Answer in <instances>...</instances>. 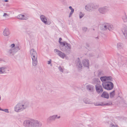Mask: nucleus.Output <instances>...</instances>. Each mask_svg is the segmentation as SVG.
I'll return each mask as SVG.
<instances>
[{"mask_svg":"<svg viewBox=\"0 0 127 127\" xmlns=\"http://www.w3.org/2000/svg\"><path fill=\"white\" fill-rule=\"evenodd\" d=\"M62 40V38L60 37L59 38V43H60V44H61V43H60V42H61V41Z\"/></svg>","mask_w":127,"mask_h":127,"instance_id":"a18cd8bd","label":"nucleus"},{"mask_svg":"<svg viewBox=\"0 0 127 127\" xmlns=\"http://www.w3.org/2000/svg\"><path fill=\"white\" fill-rule=\"evenodd\" d=\"M54 52L57 55L63 59H64L65 57V54L57 49H55L54 50Z\"/></svg>","mask_w":127,"mask_h":127,"instance_id":"1a4fd4ad","label":"nucleus"},{"mask_svg":"<svg viewBox=\"0 0 127 127\" xmlns=\"http://www.w3.org/2000/svg\"><path fill=\"white\" fill-rule=\"evenodd\" d=\"M86 46L87 48H89L90 47L89 44L88 42H86L85 43Z\"/></svg>","mask_w":127,"mask_h":127,"instance_id":"4c0bfd02","label":"nucleus"},{"mask_svg":"<svg viewBox=\"0 0 127 127\" xmlns=\"http://www.w3.org/2000/svg\"><path fill=\"white\" fill-rule=\"evenodd\" d=\"M100 79L102 82V83L107 82L106 81V76L101 77Z\"/></svg>","mask_w":127,"mask_h":127,"instance_id":"bb28decb","label":"nucleus"},{"mask_svg":"<svg viewBox=\"0 0 127 127\" xmlns=\"http://www.w3.org/2000/svg\"><path fill=\"white\" fill-rule=\"evenodd\" d=\"M84 13L81 12H80L79 15L80 18V19L81 18L84 16Z\"/></svg>","mask_w":127,"mask_h":127,"instance_id":"72a5a7b5","label":"nucleus"},{"mask_svg":"<svg viewBox=\"0 0 127 127\" xmlns=\"http://www.w3.org/2000/svg\"><path fill=\"white\" fill-rule=\"evenodd\" d=\"M87 127H92L90 125H88Z\"/></svg>","mask_w":127,"mask_h":127,"instance_id":"09e8293b","label":"nucleus"},{"mask_svg":"<svg viewBox=\"0 0 127 127\" xmlns=\"http://www.w3.org/2000/svg\"><path fill=\"white\" fill-rule=\"evenodd\" d=\"M101 73H102V72H101V71H100L98 73V75H100Z\"/></svg>","mask_w":127,"mask_h":127,"instance_id":"49530a36","label":"nucleus"},{"mask_svg":"<svg viewBox=\"0 0 127 127\" xmlns=\"http://www.w3.org/2000/svg\"><path fill=\"white\" fill-rule=\"evenodd\" d=\"M100 80L98 78H95L93 79V83L94 84H95L96 85L97 84H99Z\"/></svg>","mask_w":127,"mask_h":127,"instance_id":"412c9836","label":"nucleus"},{"mask_svg":"<svg viewBox=\"0 0 127 127\" xmlns=\"http://www.w3.org/2000/svg\"><path fill=\"white\" fill-rule=\"evenodd\" d=\"M9 16V15L6 13H4L3 15V16L5 17L6 16Z\"/></svg>","mask_w":127,"mask_h":127,"instance_id":"37998d69","label":"nucleus"},{"mask_svg":"<svg viewBox=\"0 0 127 127\" xmlns=\"http://www.w3.org/2000/svg\"><path fill=\"white\" fill-rule=\"evenodd\" d=\"M17 18L20 20H26V17L24 15L20 14L18 15L17 17Z\"/></svg>","mask_w":127,"mask_h":127,"instance_id":"aec40b11","label":"nucleus"},{"mask_svg":"<svg viewBox=\"0 0 127 127\" xmlns=\"http://www.w3.org/2000/svg\"><path fill=\"white\" fill-rule=\"evenodd\" d=\"M87 89L90 91H92L93 89L94 86L91 85H87Z\"/></svg>","mask_w":127,"mask_h":127,"instance_id":"5701e85b","label":"nucleus"},{"mask_svg":"<svg viewBox=\"0 0 127 127\" xmlns=\"http://www.w3.org/2000/svg\"><path fill=\"white\" fill-rule=\"evenodd\" d=\"M9 16V15L6 13H4L3 15V16L5 17L6 16Z\"/></svg>","mask_w":127,"mask_h":127,"instance_id":"c03bdc74","label":"nucleus"},{"mask_svg":"<svg viewBox=\"0 0 127 127\" xmlns=\"http://www.w3.org/2000/svg\"><path fill=\"white\" fill-rule=\"evenodd\" d=\"M51 66H52V64H51Z\"/></svg>","mask_w":127,"mask_h":127,"instance_id":"4d7b16f0","label":"nucleus"},{"mask_svg":"<svg viewBox=\"0 0 127 127\" xmlns=\"http://www.w3.org/2000/svg\"><path fill=\"white\" fill-rule=\"evenodd\" d=\"M32 65L34 66H35L38 64L37 57H32Z\"/></svg>","mask_w":127,"mask_h":127,"instance_id":"2eb2a0df","label":"nucleus"},{"mask_svg":"<svg viewBox=\"0 0 127 127\" xmlns=\"http://www.w3.org/2000/svg\"><path fill=\"white\" fill-rule=\"evenodd\" d=\"M9 71V68L6 66L0 67V74L8 73Z\"/></svg>","mask_w":127,"mask_h":127,"instance_id":"9d476101","label":"nucleus"},{"mask_svg":"<svg viewBox=\"0 0 127 127\" xmlns=\"http://www.w3.org/2000/svg\"><path fill=\"white\" fill-rule=\"evenodd\" d=\"M1 99V96L0 95V101Z\"/></svg>","mask_w":127,"mask_h":127,"instance_id":"603ef678","label":"nucleus"},{"mask_svg":"<svg viewBox=\"0 0 127 127\" xmlns=\"http://www.w3.org/2000/svg\"><path fill=\"white\" fill-rule=\"evenodd\" d=\"M2 111H4L5 112L7 113H9V111H8V109H2Z\"/></svg>","mask_w":127,"mask_h":127,"instance_id":"f704fd0d","label":"nucleus"},{"mask_svg":"<svg viewBox=\"0 0 127 127\" xmlns=\"http://www.w3.org/2000/svg\"><path fill=\"white\" fill-rule=\"evenodd\" d=\"M110 127H118L117 125L115 126L114 124H111L110 125Z\"/></svg>","mask_w":127,"mask_h":127,"instance_id":"e433bc0d","label":"nucleus"},{"mask_svg":"<svg viewBox=\"0 0 127 127\" xmlns=\"http://www.w3.org/2000/svg\"><path fill=\"white\" fill-rule=\"evenodd\" d=\"M4 1L6 2H7L8 1V0H4Z\"/></svg>","mask_w":127,"mask_h":127,"instance_id":"8fccbe9b","label":"nucleus"},{"mask_svg":"<svg viewBox=\"0 0 127 127\" xmlns=\"http://www.w3.org/2000/svg\"><path fill=\"white\" fill-rule=\"evenodd\" d=\"M59 70L60 71L63 72L64 71V70L63 69L61 66H60L59 67Z\"/></svg>","mask_w":127,"mask_h":127,"instance_id":"c9c22d12","label":"nucleus"},{"mask_svg":"<svg viewBox=\"0 0 127 127\" xmlns=\"http://www.w3.org/2000/svg\"><path fill=\"white\" fill-rule=\"evenodd\" d=\"M26 107L21 103H18L14 107V111L16 112H20L26 108Z\"/></svg>","mask_w":127,"mask_h":127,"instance_id":"20e7f679","label":"nucleus"},{"mask_svg":"<svg viewBox=\"0 0 127 127\" xmlns=\"http://www.w3.org/2000/svg\"><path fill=\"white\" fill-rule=\"evenodd\" d=\"M100 96L102 97L108 99L109 97V95L107 92L104 91L102 93Z\"/></svg>","mask_w":127,"mask_h":127,"instance_id":"a211bd4d","label":"nucleus"},{"mask_svg":"<svg viewBox=\"0 0 127 127\" xmlns=\"http://www.w3.org/2000/svg\"><path fill=\"white\" fill-rule=\"evenodd\" d=\"M76 63L77 66L79 68H81L82 67V65L80 61V60L78 58L76 61Z\"/></svg>","mask_w":127,"mask_h":127,"instance_id":"6ab92c4d","label":"nucleus"},{"mask_svg":"<svg viewBox=\"0 0 127 127\" xmlns=\"http://www.w3.org/2000/svg\"><path fill=\"white\" fill-rule=\"evenodd\" d=\"M117 48L119 49H121L122 48L123 44L121 43H117Z\"/></svg>","mask_w":127,"mask_h":127,"instance_id":"7c9ffc66","label":"nucleus"},{"mask_svg":"<svg viewBox=\"0 0 127 127\" xmlns=\"http://www.w3.org/2000/svg\"><path fill=\"white\" fill-rule=\"evenodd\" d=\"M83 101L86 104H90V103L89 99L87 98H84Z\"/></svg>","mask_w":127,"mask_h":127,"instance_id":"cd10ccee","label":"nucleus"},{"mask_svg":"<svg viewBox=\"0 0 127 127\" xmlns=\"http://www.w3.org/2000/svg\"><path fill=\"white\" fill-rule=\"evenodd\" d=\"M33 119L27 120L24 122L23 125L26 127H32Z\"/></svg>","mask_w":127,"mask_h":127,"instance_id":"39448f33","label":"nucleus"},{"mask_svg":"<svg viewBox=\"0 0 127 127\" xmlns=\"http://www.w3.org/2000/svg\"><path fill=\"white\" fill-rule=\"evenodd\" d=\"M96 38H97V39H98V37H96Z\"/></svg>","mask_w":127,"mask_h":127,"instance_id":"6e6d98bb","label":"nucleus"},{"mask_svg":"<svg viewBox=\"0 0 127 127\" xmlns=\"http://www.w3.org/2000/svg\"><path fill=\"white\" fill-rule=\"evenodd\" d=\"M109 10V8L108 7L105 6L102 7H100L98 8V11L99 12L103 14H105Z\"/></svg>","mask_w":127,"mask_h":127,"instance_id":"0eeeda50","label":"nucleus"},{"mask_svg":"<svg viewBox=\"0 0 127 127\" xmlns=\"http://www.w3.org/2000/svg\"><path fill=\"white\" fill-rule=\"evenodd\" d=\"M83 65L85 67H89V62L87 59H84L82 61Z\"/></svg>","mask_w":127,"mask_h":127,"instance_id":"dca6fc26","label":"nucleus"},{"mask_svg":"<svg viewBox=\"0 0 127 127\" xmlns=\"http://www.w3.org/2000/svg\"><path fill=\"white\" fill-rule=\"evenodd\" d=\"M10 32L9 29L7 28H6L4 30L3 34L4 36H7L10 35Z\"/></svg>","mask_w":127,"mask_h":127,"instance_id":"4468645a","label":"nucleus"},{"mask_svg":"<svg viewBox=\"0 0 127 127\" xmlns=\"http://www.w3.org/2000/svg\"><path fill=\"white\" fill-rule=\"evenodd\" d=\"M10 46L11 47V48H12L13 49L14 48V47H15V45L14 44H13L11 45Z\"/></svg>","mask_w":127,"mask_h":127,"instance_id":"ea45409f","label":"nucleus"},{"mask_svg":"<svg viewBox=\"0 0 127 127\" xmlns=\"http://www.w3.org/2000/svg\"><path fill=\"white\" fill-rule=\"evenodd\" d=\"M110 98H112L115 95V90H114L112 92L110 93Z\"/></svg>","mask_w":127,"mask_h":127,"instance_id":"c85d7f7f","label":"nucleus"},{"mask_svg":"<svg viewBox=\"0 0 127 127\" xmlns=\"http://www.w3.org/2000/svg\"><path fill=\"white\" fill-rule=\"evenodd\" d=\"M122 31L126 38H127V27L126 26H124L122 29Z\"/></svg>","mask_w":127,"mask_h":127,"instance_id":"ddd939ff","label":"nucleus"},{"mask_svg":"<svg viewBox=\"0 0 127 127\" xmlns=\"http://www.w3.org/2000/svg\"><path fill=\"white\" fill-rule=\"evenodd\" d=\"M69 8L71 10V11L70 12L69 14V17H70L72 15L74 11V10L73 8H72V7L71 6H69Z\"/></svg>","mask_w":127,"mask_h":127,"instance_id":"a878e982","label":"nucleus"},{"mask_svg":"<svg viewBox=\"0 0 127 127\" xmlns=\"http://www.w3.org/2000/svg\"><path fill=\"white\" fill-rule=\"evenodd\" d=\"M57 115H54L50 116L47 119V122L48 123L51 122L52 121H54L57 118Z\"/></svg>","mask_w":127,"mask_h":127,"instance_id":"f8f14e48","label":"nucleus"},{"mask_svg":"<svg viewBox=\"0 0 127 127\" xmlns=\"http://www.w3.org/2000/svg\"><path fill=\"white\" fill-rule=\"evenodd\" d=\"M106 81L107 80H109L110 81H112V79L111 76H106Z\"/></svg>","mask_w":127,"mask_h":127,"instance_id":"2f4dec72","label":"nucleus"},{"mask_svg":"<svg viewBox=\"0 0 127 127\" xmlns=\"http://www.w3.org/2000/svg\"><path fill=\"white\" fill-rule=\"evenodd\" d=\"M124 62H123V63H122V62L121 64H122V65H124Z\"/></svg>","mask_w":127,"mask_h":127,"instance_id":"3c124183","label":"nucleus"},{"mask_svg":"<svg viewBox=\"0 0 127 127\" xmlns=\"http://www.w3.org/2000/svg\"><path fill=\"white\" fill-rule=\"evenodd\" d=\"M40 18L41 21L45 24L50 25V23L47 22V19L46 17L43 15H41L40 16Z\"/></svg>","mask_w":127,"mask_h":127,"instance_id":"9b49d317","label":"nucleus"},{"mask_svg":"<svg viewBox=\"0 0 127 127\" xmlns=\"http://www.w3.org/2000/svg\"><path fill=\"white\" fill-rule=\"evenodd\" d=\"M52 61L51 59H50L49 60L48 62V64H51V63Z\"/></svg>","mask_w":127,"mask_h":127,"instance_id":"79ce46f5","label":"nucleus"},{"mask_svg":"<svg viewBox=\"0 0 127 127\" xmlns=\"http://www.w3.org/2000/svg\"><path fill=\"white\" fill-rule=\"evenodd\" d=\"M112 104V103L111 102H110L109 103H106V104H104V105H108V106H109V105H111Z\"/></svg>","mask_w":127,"mask_h":127,"instance_id":"a19ab883","label":"nucleus"},{"mask_svg":"<svg viewBox=\"0 0 127 127\" xmlns=\"http://www.w3.org/2000/svg\"><path fill=\"white\" fill-rule=\"evenodd\" d=\"M96 92L98 94H101L103 91L102 87L100 84H97L95 85Z\"/></svg>","mask_w":127,"mask_h":127,"instance_id":"423d86ee","label":"nucleus"},{"mask_svg":"<svg viewBox=\"0 0 127 127\" xmlns=\"http://www.w3.org/2000/svg\"><path fill=\"white\" fill-rule=\"evenodd\" d=\"M60 117H61L60 116H57V118L59 119V118H60Z\"/></svg>","mask_w":127,"mask_h":127,"instance_id":"de8ad7c7","label":"nucleus"},{"mask_svg":"<svg viewBox=\"0 0 127 127\" xmlns=\"http://www.w3.org/2000/svg\"><path fill=\"white\" fill-rule=\"evenodd\" d=\"M114 28L113 26L111 24L107 23H104L101 25L100 29L102 31H104L108 29L110 31L113 30Z\"/></svg>","mask_w":127,"mask_h":127,"instance_id":"f03ea898","label":"nucleus"},{"mask_svg":"<svg viewBox=\"0 0 127 127\" xmlns=\"http://www.w3.org/2000/svg\"><path fill=\"white\" fill-rule=\"evenodd\" d=\"M122 18L124 22H127V16L125 13H124V15L123 16Z\"/></svg>","mask_w":127,"mask_h":127,"instance_id":"b1692460","label":"nucleus"},{"mask_svg":"<svg viewBox=\"0 0 127 127\" xmlns=\"http://www.w3.org/2000/svg\"><path fill=\"white\" fill-rule=\"evenodd\" d=\"M102 85L104 89L108 90H112L114 87L113 84L111 82L107 81L106 82H104L102 83Z\"/></svg>","mask_w":127,"mask_h":127,"instance_id":"7ed1b4c3","label":"nucleus"},{"mask_svg":"<svg viewBox=\"0 0 127 127\" xmlns=\"http://www.w3.org/2000/svg\"><path fill=\"white\" fill-rule=\"evenodd\" d=\"M91 7L92 9H96L97 8V6L94 4H91Z\"/></svg>","mask_w":127,"mask_h":127,"instance_id":"473e14b6","label":"nucleus"},{"mask_svg":"<svg viewBox=\"0 0 127 127\" xmlns=\"http://www.w3.org/2000/svg\"><path fill=\"white\" fill-rule=\"evenodd\" d=\"M93 30H94V29H93Z\"/></svg>","mask_w":127,"mask_h":127,"instance_id":"13d9d810","label":"nucleus"},{"mask_svg":"<svg viewBox=\"0 0 127 127\" xmlns=\"http://www.w3.org/2000/svg\"><path fill=\"white\" fill-rule=\"evenodd\" d=\"M87 29H88L87 28L84 27L82 28V30L83 31H85V32L86 31Z\"/></svg>","mask_w":127,"mask_h":127,"instance_id":"58836bf2","label":"nucleus"},{"mask_svg":"<svg viewBox=\"0 0 127 127\" xmlns=\"http://www.w3.org/2000/svg\"><path fill=\"white\" fill-rule=\"evenodd\" d=\"M14 52L13 49L12 48H11L8 51V53L9 54L13 55L15 54V53Z\"/></svg>","mask_w":127,"mask_h":127,"instance_id":"c756f323","label":"nucleus"},{"mask_svg":"<svg viewBox=\"0 0 127 127\" xmlns=\"http://www.w3.org/2000/svg\"><path fill=\"white\" fill-rule=\"evenodd\" d=\"M32 127H41L42 125L41 122L38 121L33 119Z\"/></svg>","mask_w":127,"mask_h":127,"instance_id":"6e6552de","label":"nucleus"},{"mask_svg":"<svg viewBox=\"0 0 127 127\" xmlns=\"http://www.w3.org/2000/svg\"><path fill=\"white\" fill-rule=\"evenodd\" d=\"M20 49V48L18 45H16L15 47L13 49V50L14 51V52L15 53L18 51Z\"/></svg>","mask_w":127,"mask_h":127,"instance_id":"393cba45","label":"nucleus"},{"mask_svg":"<svg viewBox=\"0 0 127 127\" xmlns=\"http://www.w3.org/2000/svg\"><path fill=\"white\" fill-rule=\"evenodd\" d=\"M2 59L0 58V61H2Z\"/></svg>","mask_w":127,"mask_h":127,"instance_id":"864d4df0","label":"nucleus"},{"mask_svg":"<svg viewBox=\"0 0 127 127\" xmlns=\"http://www.w3.org/2000/svg\"><path fill=\"white\" fill-rule=\"evenodd\" d=\"M30 54L32 58L37 57V53L33 49H32L31 50Z\"/></svg>","mask_w":127,"mask_h":127,"instance_id":"f3484780","label":"nucleus"},{"mask_svg":"<svg viewBox=\"0 0 127 127\" xmlns=\"http://www.w3.org/2000/svg\"><path fill=\"white\" fill-rule=\"evenodd\" d=\"M60 42L61 43V45L62 46V48H61L62 51H64L67 53H69L71 51V47L69 44L67 43L65 41Z\"/></svg>","mask_w":127,"mask_h":127,"instance_id":"f257e3e1","label":"nucleus"},{"mask_svg":"<svg viewBox=\"0 0 127 127\" xmlns=\"http://www.w3.org/2000/svg\"><path fill=\"white\" fill-rule=\"evenodd\" d=\"M2 109L0 107V110L1 111Z\"/></svg>","mask_w":127,"mask_h":127,"instance_id":"5fc2aeb1","label":"nucleus"},{"mask_svg":"<svg viewBox=\"0 0 127 127\" xmlns=\"http://www.w3.org/2000/svg\"><path fill=\"white\" fill-rule=\"evenodd\" d=\"M91 4H89L86 5L85 7V9L88 11H90L92 9Z\"/></svg>","mask_w":127,"mask_h":127,"instance_id":"4be33fe9","label":"nucleus"}]
</instances>
